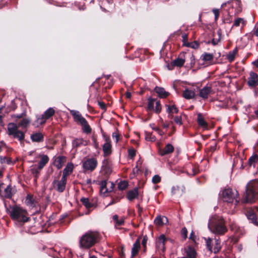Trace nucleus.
Wrapping results in <instances>:
<instances>
[{"mask_svg": "<svg viewBox=\"0 0 258 258\" xmlns=\"http://www.w3.org/2000/svg\"><path fill=\"white\" fill-rule=\"evenodd\" d=\"M219 38L218 39H215L214 38L212 39V40H211V41H208L207 42H206V44H209L210 43H211L213 45H216L218 44V43L220 41V33H219Z\"/></svg>", "mask_w": 258, "mask_h": 258, "instance_id": "50", "label": "nucleus"}, {"mask_svg": "<svg viewBox=\"0 0 258 258\" xmlns=\"http://www.w3.org/2000/svg\"><path fill=\"white\" fill-rule=\"evenodd\" d=\"M112 172V163L108 159H105L102 163L101 173L103 175L104 178L108 179Z\"/></svg>", "mask_w": 258, "mask_h": 258, "instance_id": "9", "label": "nucleus"}, {"mask_svg": "<svg viewBox=\"0 0 258 258\" xmlns=\"http://www.w3.org/2000/svg\"><path fill=\"white\" fill-rule=\"evenodd\" d=\"M174 151V147L171 144H167L163 149L160 148L158 152L160 156H164L173 153Z\"/></svg>", "mask_w": 258, "mask_h": 258, "instance_id": "14", "label": "nucleus"}, {"mask_svg": "<svg viewBox=\"0 0 258 258\" xmlns=\"http://www.w3.org/2000/svg\"><path fill=\"white\" fill-rule=\"evenodd\" d=\"M197 123L199 126L201 127L204 128H207L208 126V123L207 121L205 120L204 117H203V115L199 113L198 114V117H197Z\"/></svg>", "mask_w": 258, "mask_h": 258, "instance_id": "22", "label": "nucleus"}, {"mask_svg": "<svg viewBox=\"0 0 258 258\" xmlns=\"http://www.w3.org/2000/svg\"><path fill=\"white\" fill-rule=\"evenodd\" d=\"M84 140L83 139H76L72 142L73 146L74 148L80 147L84 144Z\"/></svg>", "mask_w": 258, "mask_h": 258, "instance_id": "35", "label": "nucleus"}, {"mask_svg": "<svg viewBox=\"0 0 258 258\" xmlns=\"http://www.w3.org/2000/svg\"><path fill=\"white\" fill-rule=\"evenodd\" d=\"M174 122L178 124H182V118L181 116H176L174 119Z\"/></svg>", "mask_w": 258, "mask_h": 258, "instance_id": "53", "label": "nucleus"}, {"mask_svg": "<svg viewBox=\"0 0 258 258\" xmlns=\"http://www.w3.org/2000/svg\"><path fill=\"white\" fill-rule=\"evenodd\" d=\"M98 104L101 109L103 110L104 111L106 110V105L104 102L102 101H98Z\"/></svg>", "mask_w": 258, "mask_h": 258, "instance_id": "54", "label": "nucleus"}, {"mask_svg": "<svg viewBox=\"0 0 258 258\" xmlns=\"http://www.w3.org/2000/svg\"><path fill=\"white\" fill-rule=\"evenodd\" d=\"M206 246L208 249L212 252V239L211 238H209L206 240Z\"/></svg>", "mask_w": 258, "mask_h": 258, "instance_id": "45", "label": "nucleus"}, {"mask_svg": "<svg viewBox=\"0 0 258 258\" xmlns=\"http://www.w3.org/2000/svg\"><path fill=\"white\" fill-rule=\"evenodd\" d=\"M177 191H179L178 187L173 186L172 188L171 193L173 195H176Z\"/></svg>", "mask_w": 258, "mask_h": 258, "instance_id": "63", "label": "nucleus"}, {"mask_svg": "<svg viewBox=\"0 0 258 258\" xmlns=\"http://www.w3.org/2000/svg\"><path fill=\"white\" fill-rule=\"evenodd\" d=\"M161 177L158 175H155L152 178V182L154 184H157L161 182Z\"/></svg>", "mask_w": 258, "mask_h": 258, "instance_id": "46", "label": "nucleus"}, {"mask_svg": "<svg viewBox=\"0 0 258 258\" xmlns=\"http://www.w3.org/2000/svg\"><path fill=\"white\" fill-rule=\"evenodd\" d=\"M184 62L185 59L181 58H177L171 62V65L172 67H181L183 66Z\"/></svg>", "mask_w": 258, "mask_h": 258, "instance_id": "28", "label": "nucleus"}, {"mask_svg": "<svg viewBox=\"0 0 258 258\" xmlns=\"http://www.w3.org/2000/svg\"><path fill=\"white\" fill-rule=\"evenodd\" d=\"M31 120L28 118H24L21 120L17 124L18 126V128L19 127H21L22 128H26L29 124L30 123Z\"/></svg>", "mask_w": 258, "mask_h": 258, "instance_id": "29", "label": "nucleus"}, {"mask_svg": "<svg viewBox=\"0 0 258 258\" xmlns=\"http://www.w3.org/2000/svg\"><path fill=\"white\" fill-rule=\"evenodd\" d=\"M17 108V106L15 104V103H14V101H12V102H11V109H8L7 108V112H9V111H10L11 110H14L16 109Z\"/></svg>", "mask_w": 258, "mask_h": 258, "instance_id": "60", "label": "nucleus"}, {"mask_svg": "<svg viewBox=\"0 0 258 258\" xmlns=\"http://www.w3.org/2000/svg\"><path fill=\"white\" fill-rule=\"evenodd\" d=\"M67 158L65 156H59L54 159L53 164L58 169H60L62 168Z\"/></svg>", "mask_w": 258, "mask_h": 258, "instance_id": "15", "label": "nucleus"}, {"mask_svg": "<svg viewBox=\"0 0 258 258\" xmlns=\"http://www.w3.org/2000/svg\"><path fill=\"white\" fill-rule=\"evenodd\" d=\"M181 235L183 238L185 240L187 237V230L185 227L182 228L181 230Z\"/></svg>", "mask_w": 258, "mask_h": 258, "instance_id": "48", "label": "nucleus"}, {"mask_svg": "<svg viewBox=\"0 0 258 258\" xmlns=\"http://www.w3.org/2000/svg\"><path fill=\"white\" fill-rule=\"evenodd\" d=\"M97 164L98 162L95 158H88L83 162V167L86 171H93L96 168Z\"/></svg>", "mask_w": 258, "mask_h": 258, "instance_id": "10", "label": "nucleus"}, {"mask_svg": "<svg viewBox=\"0 0 258 258\" xmlns=\"http://www.w3.org/2000/svg\"><path fill=\"white\" fill-rule=\"evenodd\" d=\"M167 241V238H166L164 234L161 235L157 242H156V246L159 247H162L163 248H164L165 242Z\"/></svg>", "mask_w": 258, "mask_h": 258, "instance_id": "25", "label": "nucleus"}, {"mask_svg": "<svg viewBox=\"0 0 258 258\" xmlns=\"http://www.w3.org/2000/svg\"><path fill=\"white\" fill-rule=\"evenodd\" d=\"M243 211L249 223L258 226V207H246Z\"/></svg>", "mask_w": 258, "mask_h": 258, "instance_id": "6", "label": "nucleus"}, {"mask_svg": "<svg viewBox=\"0 0 258 258\" xmlns=\"http://www.w3.org/2000/svg\"><path fill=\"white\" fill-rule=\"evenodd\" d=\"M128 185V182L126 181L123 180L119 182L117 185V187L120 190H124L127 187Z\"/></svg>", "mask_w": 258, "mask_h": 258, "instance_id": "41", "label": "nucleus"}, {"mask_svg": "<svg viewBox=\"0 0 258 258\" xmlns=\"http://www.w3.org/2000/svg\"><path fill=\"white\" fill-rule=\"evenodd\" d=\"M153 130L157 132L160 136H163L164 134V133L159 127H153Z\"/></svg>", "mask_w": 258, "mask_h": 258, "instance_id": "58", "label": "nucleus"}, {"mask_svg": "<svg viewBox=\"0 0 258 258\" xmlns=\"http://www.w3.org/2000/svg\"><path fill=\"white\" fill-rule=\"evenodd\" d=\"M162 107L160 103V101L159 100H158L156 102V106L155 109V112L158 114L161 111Z\"/></svg>", "mask_w": 258, "mask_h": 258, "instance_id": "44", "label": "nucleus"}, {"mask_svg": "<svg viewBox=\"0 0 258 258\" xmlns=\"http://www.w3.org/2000/svg\"><path fill=\"white\" fill-rule=\"evenodd\" d=\"M208 227L211 231L219 235L224 234L227 230L222 220H212L209 222Z\"/></svg>", "mask_w": 258, "mask_h": 258, "instance_id": "7", "label": "nucleus"}, {"mask_svg": "<svg viewBox=\"0 0 258 258\" xmlns=\"http://www.w3.org/2000/svg\"><path fill=\"white\" fill-rule=\"evenodd\" d=\"M140 248V240L139 238H138L133 244L132 249L131 258H133L138 254Z\"/></svg>", "mask_w": 258, "mask_h": 258, "instance_id": "19", "label": "nucleus"}, {"mask_svg": "<svg viewBox=\"0 0 258 258\" xmlns=\"http://www.w3.org/2000/svg\"><path fill=\"white\" fill-rule=\"evenodd\" d=\"M10 216L13 220L22 224L30 220L27 211L17 206H14L12 207Z\"/></svg>", "mask_w": 258, "mask_h": 258, "instance_id": "3", "label": "nucleus"}, {"mask_svg": "<svg viewBox=\"0 0 258 258\" xmlns=\"http://www.w3.org/2000/svg\"><path fill=\"white\" fill-rule=\"evenodd\" d=\"M216 149V146H211L207 151V154H209V153L211 152L213 153Z\"/></svg>", "mask_w": 258, "mask_h": 258, "instance_id": "62", "label": "nucleus"}, {"mask_svg": "<svg viewBox=\"0 0 258 258\" xmlns=\"http://www.w3.org/2000/svg\"><path fill=\"white\" fill-rule=\"evenodd\" d=\"M235 192L234 194L231 188H227L223 190L222 192V199L223 201L227 203H232L234 199H235L236 202H238L236 198V196L238 195V192L235 190Z\"/></svg>", "mask_w": 258, "mask_h": 258, "instance_id": "8", "label": "nucleus"}, {"mask_svg": "<svg viewBox=\"0 0 258 258\" xmlns=\"http://www.w3.org/2000/svg\"><path fill=\"white\" fill-rule=\"evenodd\" d=\"M242 23L243 26L245 25L244 20L242 18H237L234 22L233 25L232 27V28L235 26V27H238L240 25V23Z\"/></svg>", "mask_w": 258, "mask_h": 258, "instance_id": "43", "label": "nucleus"}, {"mask_svg": "<svg viewBox=\"0 0 258 258\" xmlns=\"http://www.w3.org/2000/svg\"><path fill=\"white\" fill-rule=\"evenodd\" d=\"M213 92L212 88L211 86H206L200 90L199 96L204 100L208 98L209 95L211 94Z\"/></svg>", "mask_w": 258, "mask_h": 258, "instance_id": "13", "label": "nucleus"}, {"mask_svg": "<svg viewBox=\"0 0 258 258\" xmlns=\"http://www.w3.org/2000/svg\"><path fill=\"white\" fill-rule=\"evenodd\" d=\"M119 255L120 258L125 257L124 246L123 245H121L120 246V250L119 251Z\"/></svg>", "mask_w": 258, "mask_h": 258, "instance_id": "52", "label": "nucleus"}, {"mask_svg": "<svg viewBox=\"0 0 258 258\" xmlns=\"http://www.w3.org/2000/svg\"><path fill=\"white\" fill-rule=\"evenodd\" d=\"M128 156L133 159L136 155V151L134 148L129 149L128 150Z\"/></svg>", "mask_w": 258, "mask_h": 258, "instance_id": "47", "label": "nucleus"}, {"mask_svg": "<svg viewBox=\"0 0 258 258\" xmlns=\"http://www.w3.org/2000/svg\"><path fill=\"white\" fill-rule=\"evenodd\" d=\"M147 240H148L147 236V235L144 236L142 241V244L144 248V251H146V244H147Z\"/></svg>", "mask_w": 258, "mask_h": 258, "instance_id": "55", "label": "nucleus"}, {"mask_svg": "<svg viewBox=\"0 0 258 258\" xmlns=\"http://www.w3.org/2000/svg\"><path fill=\"white\" fill-rule=\"evenodd\" d=\"M247 85L250 88H256L258 86V75L251 72L249 74V77L248 78L247 82Z\"/></svg>", "mask_w": 258, "mask_h": 258, "instance_id": "12", "label": "nucleus"}, {"mask_svg": "<svg viewBox=\"0 0 258 258\" xmlns=\"http://www.w3.org/2000/svg\"><path fill=\"white\" fill-rule=\"evenodd\" d=\"M139 195V188L135 187L133 189L127 191L126 198L128 201H133L135 199H138Z\"/></svg>", "mask_w": 258, "mask_h": 258, "instance_id": "16", "label": "nucleus"}, {"mask_svg": "<svg viewBox=\"0 0 258 258\" xmlns=\"http://www.w3.org/2000/svg\"><path fill=\"white\" fill-rule=\"evenodd\" d=\"M182 41L183 42V45L185 46V44H187V43H188L187 42V41H188L187 35H186V34H182Z\"/></svg>", "mask_w": 258, "mask_h": 258, "instance_id": "56", "label": "nucleus"}, {"mask_svg": "<svg viewBox=\"0 0 258 258\" xmlns=\"http://www.w3.org/2000/svg\"><path fill=\"white\" fill-rule=\"evenodd\" d=\"M67 181V179L61 177L60 180L54 179L52 183V185L57 191L62 192L66 189Z\"/></svg>", "mask_w": 258, "mask_h": 258, "instance_id": "11", "label": "nucleus"}, {"mask_svg": "<svg viewBox=\"0 0 258 258\" xmlns=\"http://www.w3.org/2000/svg\"><path fill=\"white\" fill-rule=\"evenodd\" d=\"M155 101L156 99L152 98V97H149L148 99V105L147 108L148 110L151 111L154 109V102Z\"/></svg>", "mask_w": 258, "mask_h": 258, "instance_id": "36", "label": "nucleus"}, {"mask_svg": "<svg viewBox=\"0 0 258 258\" xmlns=\"http://www.w3.org/2000/svg\"><path fill=\"white\" fill-rule=\"evenodd\" d=\"M71 113L72 115L74 120L78 124L82 126L83 132L86 134H90L92 129L89 125L87 120L80 113L79 111L72 110Z\"/></svg>", "mask_w": 258, "mask_h": 258, "instance_id": "5", "label": "nucleus"}, {"mask_svg": "<svg viewBox=\"0 0 258 258\" xmlns=\"http://www.w3.org/2000/svg\"><path fill=\"white\" fill-rule=\"evenodd\" d=\"M221 246L220 245V241L219 239H215V245L214 247V253H218L221 249Z\"/></svg>", "mask_w": 258, "mask_h": 258, "instance_id": "37", "label": "nucleus"}, {"mask_svg": "<svg viewBox=\"0 0 258 258\" xmlns=\"http://www.w3.org/2000/svg\"><path fill=\"white\" fill-rule=\"evenodd\" d=\"M238 52V49L237 48H235L232 51H230L229 52L227 56V59L230 62H232L235 59V55Z\"/></svg>", "mask_w": 258, "mask_h": 258, "instance_id": "30", "label": "nucleus"}, {"mask_svg": "<svg viewBox=\"0 0 258 258\" xmlns=\"http://www.w3.org/2000/svg\"><path fill=\"white\" fill-rule=\"evenodd\" d=\"M55 113V110L53 108H49L47 109L43 113V115L45 117V119H49Z\"/></svg>", "mask_w": 258, "mask_h": 258, "instance_id": "32", "label": "nucleus"}, {"mask_svg": "<svg viewBox=\"0 0 258 258\" xmlns=\"http://www.w3.org/2000/svg\"><path fill=\"white\" fill-rule=\"evenodd\" d=\"M73 169V164L72 163H68L66 167L63 170V173L61 177L67 179V176L72 173Z\"/></svg>", "mask_w": 258, "mask_h": 258, "instance_id": "17", "label": "nucleus"}, {"mask_svg": "<svg viewBox=\"0 0 258 258\" xmlns=\"http://www.w3.org/2000/svg\"><path fill=\"white\" fill-rule=\"evenodd\" d=\"M101 238V236L99 232L89 231L80 237L79 247L82 249H89L98 243Z\"/></svg>", "mask_w": 258, "mask_h": 258, "instance_id": "1", "label": "nucleus"}, {"mask_svg": "<svg viewBox=\"0 0 258 258\" xmlns=\"http://www.w3.org/2000/svg\"><path fill=\"white\" fill-rule=\"evenodd\" d=\"M199 173V167L197 166H192L191 175L195 176Z\"/></svg>", "mask_w": 258, "mask_h": 258, "instance_id": "51", "label": "nucleus"}, {"mask_svg": "<svg viewBox=\"0 0 258 258\" xmlns=\"http://www.w3.org/2000/svg\"><path fill=\"white\" fill-rule=\"evenodd\" d=\"M124 219L122 218L119 220H118L117 221L115 222L116 225H117L118 226H121L124 225Z\"/></svg>", "mask_w": 258, "mask_h": 258, "instance_id": "61", "label": "nucleus"}, {"mask_svg": "<svg viewBox=\"0 0 258 258\" xmlns=\"http://www.w3.org/2000/svg\"><path fill=\"white\" fill-rule=\"evenodd\" d=\"M258 199V181H251L246 186L245 192L241 199L242 203H252Z\"/></svg>", "mask_w": 258, "mask_h": 258, "instance_id": "2", "label": "nucleus"}, {"mask_svg": "<svg viewBox=\"0 0 258 258\" xmlns=\"http://www.w3.org/2000/svg\"><path fill=\"white\" fill-rule=\"evenodd\" d=\"M7 134L9 136H12L17 139L21 144H24L25 133L19 130L17 124L10 122L8 124Z\"/></svg>", "mask_w": 258, "mask_h": 258, "instance_id": "4", "label": "nucleus"}, {"mask_svg": "<svg viewBox=\"0 0 258 258\" xmlns=\"http://www.w3.org/2000/svg\"><path fill=\"white\" fill-rule=\"evenodd\" d=\"M213 12L215 15V20L217 21L219 17V11L218 9H213Z\"/></svg>", "mask_w": 258, "mask_h": 258, "instance_id": "57", "label": "nucleus"}, {"mask_svg": "<svg viewBox=\"0 0 258 258\" xmlns=\"http://www.w3.org/2000/svg\"><path fill=\"white\" fill-rule=\"evenodd\" d=\"M40 157L41 159L39 161L38 165V169L39 170H41L48 162L49 160L48 156L46 155H41Z\"/></svg>", "mask_w": 258, "mask_h": 258, "instance_id": "21", "label": "nucleus"}, {"mask_svg": "<svg viewBox=\"0 0 258 258\" xmlns=\"http://www.w3.org/2000/svg\"><path fill=\"white\" fill-rule=\"evenodd\" d=\"M167 109V112L169 114H172L173 112L177 113L178 112V109L175 106V105H168Z\"/></svg>", "mask_w": 258, "mask_h": 258, "instance_id": "39", "label": "nucleus"}, {"mask_svg": "<svg viewBox=\"0 0 258 258\" xmlns=\"http://www.w3.org/2000/svg\"><path fill=\"white\" fill-rule=\"evenodd\" d=\"M186 253L187 258H196L197 252L191 246H188L186 250Z\"/></svg>", "mask_w": 258, "mask_h": 258, "instance_id": "23", "label": "nucleus"}, {"mask_svg": "<svg viewBox=\"0 0 258 258\" xmlns=\"http://www.w3.org/2000/svg\"><path fill=\"white\" fill-rule=\"evenodd\" d=\"M104 156H108L111 153V145L110 142L105 143L103 146Z\"/></svg>", "mask_w": 258, "mask_h": 258, "instance_id": "26", "label": "nucleus"}, {"mask_svg": "<svg viewBox=\"0 0 258 258\" xmlns=\"http://www.w3.org/2000/svg\"><path fill=\"white\" fill-rule=\"evenodd\" d=\"M195 96V92L188 89H186L182 93V96L186 99L194 98Z\"/></svg>", "mask_w": 258, "mask_h": 258, "instance_id": "24", "label": "nucleus"}, {"mask_svg": "<svg viewBox=\"0 0 258 258\" xmlns=\"http://www.w3.org/2000/svg\"><path fill=\"white\" fill-rule=\"evenodd\" d=\"M146 140L147 141H150L152 142L155 141L156 138L155 136H153L151 134L146 133Z\"/></svg>", "mask_w": 258, "mask_h": 258, "instance_id": "49", "label": "nucleus"}, {"mask_svg": "<svg viewBox=\"0 0 258 258\" xmlns=\"http://www.w3.org/2000/svg\"><path fill=\"white\" fill-rule=\"evenodd\" d=\"M107 179L104 178V180L99 182V184L100 185V191L103 194L109 192L108 188L106 187L107 185Z\"/></svg>", "mask_w": 258, "mask_h": 258, "instance_id": "31", "label": "nucleus"}, {"mask_svg": "<svg viewBox=\"0 0 258 258\" xmlns=\"http://www.w3.org/2000/svg\"><path fill=\"white\" fill-rule=\"evenodd\" d=\"M202 59L204 61H211L213 60L214 56L212 53L205 52L202 55Z\"/></svg>", "mask_w": 258, "mask_h": 258, "instance_id": "34", "label": "nucleus"}, {"mask_svg": "<svg viewBox=\"0 0 258 258\" xmlns=\"http://www.w3.org/2000/svg\"><path fill=\"white\" fill-rule=\"evenodd\" d=\"M30 138L33 142L40 143L44 141V136L40 132L32 134Z\"/></svg>", "mask_w": 258, "mask_h": 258, "instance_id": "20", "label": "nucleus"}, {"mask_svg": "<svg viewBox=\"0 0 258 258\" xmlns=\"http://www.w3.org/2000/svg\"><path fill=\"white\" fill-rule=\"evenodd\" d=\"M258 162V155L255 154L251 156L248 161V164L249 166H253L254 167L255 164Z\"/></svg>", "mask_w": 258, "mask_h": 258, "instance_id": "33", "label": "nucleus"}, {"mask_svg": "<svg viewBox=\"0 0 258 258\" xmlns=\"http://www.w3.org/2000/svg\"><path fill=\"white\" fill-rule=\"evenodd\" d=\"M154 91L158 94V96L161 98H165L170 94L169 92L165 91L163 88L160 87L156 86L154 88Z\"/></svg>", "mask_w": 258, "mask_h": 258, "instance_id": "18", "label": "nucleus"}, {"mask_svg": "<svg viewBox=\"0 0 258 258\" xmlns=\"http://www.w3.org/2000/svg\"><path fill=\"white\" fill-rule=\"evenodd\" d=\"M80 201L82 204L88 209L95 207V204L93 203L90 202L88 198H82L80 200Z\"/></svg>", "mask_w": 258, "mask_h": 258, "instance_id": "27", "label": "nucleus"}, {"mask_svg": "<svg viewBox=\"0 0 258 258\" xmlns=\"http://www.w3.org/2000/svg\"><path fill=\"white\" fill-rule=\"evenodd\" d=\"M185 46L194 49H197L200 46V43L197 41H195L192 42L187 43V44H185Z\"/></svg>", "mask_w": 258, "mask_h": 258, "instance_id": "42", "label": "nucleus"}, {"mask_svg": "<svg viewBox=\"0 0 258 258\" xmlns=\"http://www.w3.org/2000/svg\"><path fill=\"white\" fill-rule=\"evenodd\" d=\"M46 121V119L45 117L43 116V114L37 117V119L34 123V125L36 126H38L39 125H41L44 124Z\"/></svg>", "mask_w": 258, "mask_h": 258, "instance_id": "38", "label": "nucleus"}, {"mask_svg": "<svg viewBox=\"0 0 258 258\" xmlns=\"http://www.w3.org/2000/svg\"><path fill=\"white\" fill-rule=\"evenodd\" d=\"M154 223L157 226H162L165 224L164 218L161 216H157L154 220Z\"/></svg>", "mask_w": 258, "mask_h": 258, "instance_id": "40", "label": "nucleus"}, {"mask_svg": "<svg viewBox=\"0 0 258 258\" xmlns=\"http://www.w3.org/2000/svg\"><path fill=\"white\" fill-rule=\"evenodd\" d=\"M189 238L191 239L192 241H195L196 236L195 235V233L193 231L190 233Z\"/></svg>", "mask_w": 258, "mask_h": 258, "instance_id": "64", "label": "nucleus"}, {"mask_svg": "<svg viewBox=\"0 0 258 258\" xmlns=\"http://www.w3.org/2000/svg\"><path fill=\"white\" fill-rule=\"evenodd\" d=\"M191 67H193L195 64V56L192 54L190 57Z\"/></svg>", "mask_w": 258, "mask_h": 258, "instance_id": "59", "label": "nucleus"}]
</instances>
